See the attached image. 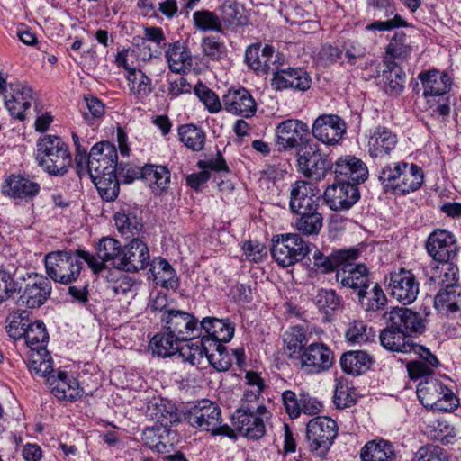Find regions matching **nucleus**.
<instances>
[{
    "label": "nucleus",
    "instance_id": "obj_11",
    "mask_svg": "<svg viewBox=\"0 0 461 461\" xmlns=\"http://www.w3.org/2000/svg\"><path fill=\"white\" fill-rule=\"evenodd\" d=\"M245 59L248 66L260 76L268 73L274 75L282 62L285 61V56L281 52L276 51L274 47L267 44L262 46L260 43L251 45L247 49Z\"/></svg>",
    "mask_w": 461,
    "mask_h": 461
},
{
    "label": "nucleus",
    "instance_id": "obj_34",
    "mask_svg": "<svg viewBox=\"0 0 461 461\" xmlns=\"http://www.w3.org/2000/svg\"><path fill=\"white\" fill-rule=\"evenodd\" d=\"M168 68L176 73H185L193 65V57L189 49L180 41L169 44L166 51Z\"/></svg>",
    "mask_w": 461,
    "mask_h": 461
},
{
    "label": "nucleus",
    "instance_id": "obj_32",
    "mask_svg": "<svg viewBox=\"0 0 461 461\" xmlns=\"http://www.w3.org/2000/svg\"><path fill=\"white\" fill-rule=\"evenodd\" d=\"M396 144L397 138L393 131L385 127H377L368 137V153L372 158H383L390 155Z\"/></svg>",
    "mask_w": 461,
    "mask_h": 461
},
{
    "label": "nucleus",
    "instance_id": "obj_26",
    "mask_svg": "<svg viewBox=\"0 0 461 461\" xmlns=\"http://www.w3.org/2000/svg\"><path fill=\"white\" fill-rule=\"evenodd\" d=\"M223 105L227 112L241 115L243 117H250L255 114L257 104L250 93L243 88L230 89L223 95Z\"/></svg>",
    "mask_w": 461,
    "mask_h": 461
},
{
    "label": "nucleus",
    "instance_id": "obj_56",
    "mask_svg": "<svg viewBox=\"0 0 461 461\" xmlns=\"http://www.w3.org/2000/svg\"><path fill=\"white\" fill-rule=\"evenodd\" d=\"M315 305L322 312L328 313L340 307L341 298L332 289H319L313 298Z\"/></svg>",
    "mask_w": 461,
    "mask_h": 461
},
{
    "label": "nucleus",
    "instance_id": "obj_43",
    "mask_svg": "<svg viewBox=\"0 0 461 461\" xmlns=\"http://www.w3.org/2000/svg\"><path fill=\"white\" fill-rule=\"evenodd\" d=\"M150 272L157 285L166 288H173L176 285V272L166 259L162 258H154Z\"/></svg>",
    "mask_w": 461,
    "mask_h": 461
},
{
    "label": "nucleus",
    "instance_id": "obj_48",
    "mask_svg": "<svg viewBox=\"0 0 461 461\" xmlns=\"http://www.w3.org/2000/svg\"><path fill=\"white\" fill-rule=\"evenodd\" d=\"M96 186L100 196L111 202L117 198L120 191V185L116 174H109L106 176H98V177H90Z\"/></svg>",
    "mask_w": 461,
    "mask_h": 461
},
{
    "label": "nucleus",
    "instance_id": "obj_13",
    "mask_svg": "<svg viewBox=\"0 0 461 461\" xmlns=\"http://www.w3.org/2000/svg\"><path fill=\"white\" fill-rule=\"evenodd\" d=\"M166 331L173 334L181 342L187 341L199 336L197 319L183 311H167L161 316Z\"/></svg>",
    "mask_w": 461,
    "mask_h": 461
},
{
    "label": "nucleus",
    "instance_id": "obj_37",
    "mask_svg": "<svg viewBox=\"0 0 461 461\" xmlns=\"http://www.w3.org/2000/svg\"><path fill=\"white\" fill-rule=\"evenodd\" d=\"M402 163L395 162L384 167L379 175V180L386 193L395 195L403 194V178L402 177Z\"/></svg>",
    "mask_w": 461,
    "mask_h": 461
},
{
    "label": "nucleus",
    "instance_id": "obj_23",
    "mask_svg": "<svg viewBox=\"0 0 461 461\" xmlns=\"http://www.w3.org/2000/svg\"><path fill=\"white\" fill-rule=\"evenodd\" d=\"M0 95L4 96L5 107L10 113L23 120L24 112L30 108L33 99L32 89L20 83L11 84L9 87L5 84V90Z\"/></svg>",
    "mask_w": 461,
    "mask_h": 461
},
{
    "label": "nucleus",
    "instance_id": "obj_59",
    "mask_svg": "<svg viewBox=\"0 0 461 461\" xmlns=\"http://www.w3.org/2000/svg\"><path fill=\"white\" fill-rule=\"evenodd\" d=\"M201 45L203 55L212 60H221L226 56L225 44L214 36L205 37Z\"/></svg>",
    "mask_w": 461,
    "mask_h": 461
},
{
    "label": "nucleus",
    "instance_id": "obj_19",
    "mask_svg": "<svg viewBox=\"0 0 461 461\" xmlns=\"http://www.w3.org/2000/svg\"><path fill=\"white\" fill-rule=\"evenodd\" d=\"M360 198L358 186L348 181L339 180L324 192V201L333 211L348 210Z\"/></svg>",
    "mask_w": 461,
    "mask_h": 461
},
{
    "label": "nucleus",
    "instance_id": "obj_15",
    "mask_svg": "<svg viewBox=\"0 0 461 461\" xmlns=\"http://www.w3.org/2000/svg\"><path fill=\"white\" fill-rule=\"evenodd\" d=\"M267 415V409L259 404L256 407L241 405L236 412V425L239 431L251 439H258L266 433L263 417Z\"/></svg>",
    "mask_w": 461,
    "mask_h": 461
},
{
    "label": "nucleus",
    "instance_id": "obj_55",
    "mask_svg": "<svg viewBox=\"0 0 461 461\" xmlns=\"http://www.w3.org/2000/svg\"><path fill=\"white\" fill-rule=\"evenodd\" d=\"M134 286L135 280L132 277L120 274L116 279L109 281L108 289L118 296L119 300H129L136 294Z\"/></svg>",
    "mask_w": 461,
    "mask_h": 461
},
{
    "label": "nucleus",
    "instance_id": "obj_3",
    "mask_svg": "<svg viewBox=\"0 0 461 461\" xmlns=\"http://www.w3.org/2000/svg\"><path fill=\"white\" fill-rule=\"evenodd\" d=\"M36 160L45 172L56 176H64L72 162L68 144L55 135H46L38 141Z\"/></svg>",
    "mask_w": 461,
    "mask_h": 461
},
{
    "label": "nucleus",
    "instance_id": "obj_7",
    "mask_svg": "<svg viewBox=\"0 0 461 461\" xmlns=\"http://www.w3.org/2000/svg\"><path fill=\"white\" fill-rule=\"evenodd\" d=\"M311 252L310 245L298 234H282L272 240L271 255L282 267L292 266Z\"/></svg>",
    "mask_w": 461,
    "mask_h": 461
},
{
    "label": "nucleus",
    "instance_id": "obj_64",
    "mask_svg": "<svg viewBox=\"0 0 461 461\" xmlns=\"http://www.w3.org/2000/svg\"><path fill=\"white\" fill-rule=\"evenodd\" d=\"M329 168H331L330 163L320 155L318 158H315L311 164L309 163V166L301 172L306 177L319 181L326 176Z\"/></svg>",
    "mask_w": 461,
    "mask_h": 461
},
{
    "label": "nucleus",
    "instance_id": "obj_57",
    "mask_svg": "<svg viewBox=\"0 0 461 461\" xmlns=\"http://www.w3.org/2000/svg\"><path fill=\"white\" fill-rule=\"evenodd\" d=\"M194 91L209 113H216L221 111V104L220 98L207 86L199 83L194 86Z\"/></svg>",
    "mask_w": 461,
    "mask_h": 461
},
{
    "label": "nucleus",
    "instance_id": "obj_54",
    "mask_svg": "<svg viewBox=\"0 0 461 461\" xmlns=\"http://www.w3.org/2000/svg\"><path fill=\"white\" fill-rule=\"evenodd\" d=\"M207 353L208 351L203 342L197 341L181 346L178 355L183 361L188 362L192 366H203L206 363Z\"/></svg>",
    "mask_w": 461,
    "mask_h": 461
},
{
    "label": "nucleus",
    "instance_id": "obj_39",
    "mask_svg": "<svg viewBox=\"0 0 461 461\" xmlns=\"http://www.w3.org/2000/svg\"><path fill=\"white\" fill-rule=\"evenodd\" d=\"M115 225L122 235H137L141 230L142 219L138 209H123L114 215Z\"/></svg>",
    "mask_w": 461,
    "mask_h": 461
},
{
    "label": "nucleus",
    "instance_id": "obj_22",
    "mask_svg": "<svg viewBox=\"0 0 461 461\" xmlns=\"http://www.w3.org/2000/svg\"><path fill=\"white\" fill-rule=\"evenodd\" d=\"M312 132L318 140L328 144H337L346 132L344 121L334 114H323L314 121Z\"/></svg>",
    "mask_w": 461,
    "mask_h": 461
},
{
    "label": "nucleus",
    "instance_id": "obj_62",
    "mask_svg": "<svg viewBox=\"0 0 461 461\" xmlns=\"http://www.w3.org/2000/svg\"><path fill=\"white\" fill-rule=\"evenodd\" d=\"M86 110L82 111L84 120L93 125L95 121L100 119L104 113V105L97 97L87 95L85 96Z\"/></svg>",
    "mask_w": 461,
    "mask_h": 461
},
{
    "label": "nucleus",
    "instance_id": "obj_47",
    "mask_svg": "<svg viewBox=\"0 0 461 461\" xmlns=\"http://www.w3.org/2000/svg\"><path fill=\"white\" fill-rule=\"evenodd\" d=\"M25 333V342L27 346L34 350H45L46 344L49 339V335L43 321H36L27 325Z\"/></svg>",
    "mask_w": 461,
    "mask_h": 461
},
{
    "label": "nucleus",
    "instance_id": "obj_10",
    "mask_svg": "<svg viewBox=\"0 0 461 461\" xmlns=\"http://www.w3.org/2000/svg\"><path fill=\"white\" fill-rule=\"evenodd\" d=\"M402 34H395L386 49L387 70L384 71L387 91L391 94H400L403 88L402 68L403 61Z\"/></svg>",
    "mask_w": 461,
    "mask_h": 461
},
{
    "label": "nucleus",
    "instance_id": "obj_5",
    "mask_svg": "<svg viewBox=\"0 0 461 461\" xmlns=\"http://www.w3.org/2000/svg\"><path fill=\"white\" fill-rule=\"evenodd\" d=\"M416 395L426 411L451 412L458 406V399L452 390L434 377H427L420 382Z\"/></svg>",
    "mask_w": 461,
    "mask_h": 461
},
{
    "label": "nucleus",
    "instance_id": "obj_53",
    "mask_svg": "<svg viewBox=\"0 0 461 461\" xmlns=\"http://www.w3.org/2000/svg\"><path fill=\"white\" fill-rule=\"evenodd\" d=\"M41 351V350L32 351L28 357V367L32 374L46 377L47 381L48 376L52 375L55 371L52 367L51 359L48 357L45 351L43 354Z\"/></svg>",
    "mask_w": 461,
    "mask_h": 461
},
{
    "label": "nucleus",
    "instance_id": "obj_14",
    "mask_svg": "<svg viewBox=\"0 0 461 461\" xmlns=\"http://www.w3.org/2000/svg\"><path fill=\"white\" fill-rule=\"evenodd\" d=\"M117 150L110 142L95 144L88 153V176L90 177L115 173L117 167Z\"/></svg>",
    "mask_w": 461,
    "mask_h": 461
},
{
    "label": "nucleus",
    "instance_id": "obj_28",
    "mask_svg": "<svg viewBox=\"0 0 461 461\" xmlns=\"http://www.w3.org/2000/svg\"><path fill=\"white\" fill-rule=\"evenodd\" d=\"M40 190L41 186L37 182L21 175L10 176L2 185V191L5 195L21 200L34 198Z\"/></svg>",
    "mask_w": 461,
    "mask_h": 461
},
{
    "label": "nucleus",
    "instance_id": "obj_40",
    "mask_svg": "<svg viewBox=\"0 0 461 461\" xmlns=\"http://www.w3.org/2000/svg\"><path fill=\"white\" fill-rule=\"evenodd\" d=\"M295 228L304 235H317L323 225V217L320 212V204L297 213Z\"/></svg>",
    "mask_w": 461,
    "mask_h": 461
},
{
    "label": "nucleus",
    "instance_id": "obj_60",
    "mask_svg": "<svg viewBox=\"0 0 461 461\" xmlns=\"http://www.w3.org/2000/svg\"><path fill=\"white\" fill-rule=\"evenodd\" d=\"M387 2L389 0H384ZM384 16L387 18L386 21H376L366 26L367 30H378V31H389L394 28H398L403 25V19L398 14H394V8L388 5L384 12Z\"/></svg>",
    "mask_w": 461,
    "mask_h": 461
},
{
    "label": "nucleus",
    "instance_id": "obj_50",
    "mask_svg": "<svg viewBox=\"0 0 461 461\" xmlns=\"http://www.w3.org/2000/svg\"><path fill=\"white\" fill-rule=\"evenodd\" d=\"M178 134L180 140L188 149L194 151L203 149L205 142V135L201 128L194 124L182 125L178 129Z\"/></svg>",
    "mask_w": 461,
    "mask_h": 461
},
{
    "label": "nucleus",
    "instance_id": "obj_29",
    "mask_svg": "<svg viewBox=\"0 0 461 461\" xmlns=\"http://www.w3.org/2000/svg\"><path fill=\"white\" fill-rule=\"evenodd\" d=\"M361 461H396L401 457L393 444L382 438L367 441L360 449Z\"/></svg>",
    "mask_w": 461,
    "mask_h": 461
},
{
    "label": "nucleus",
    "instance_id": "obj_61",
    "mask_svg": "<svg viewBox=\"0 0 461 461\" xmlns=\"http://www.w3.org/2000/svg\"><path fill=\"white\" fill-rule=\"evenodd\" d=\"M411 461H448V455L438 446L427 445L413 454Z\"/></svg>",
    "mask_w": 461,
    "mask_h": 461
},
{
    "label": "nucleus",
    "instance_id": "obj_4",
    "mask_svg": "<svg viewBox=\"0 0 461 461\" xmlns=\"http://www.w3.org/2000/svg\"><path fill=\"white\" fill-rule=\"evenodd\" d=\"M185 418L191 426L200 430L210 431L213 436L223 435L230 438H235L232 429L228 425H221V410L216 403L209 400H203L191 407Z\"/></svg>",
    "mask_w": 461,
    "mask_h": 461
},
{
    "label": "nucleus",
    "instance_id": "obj_1",
    "mask_svg": "<svg viewBox=\"0 0 461 461\" xmlns=\"http://www.w3.org/2000/svg\"><path fill=\"white\" fill-rule=\"evenodd\" d=\"M429 311L426 307L419 311L405 308V338L417 337L426 330ZM415 354L421 360L412 359L407 364V371L411 379H418L431 374V367L437 366V357L425 347L405 339V354Z\"/></svg>",
    "mask_w": 461,
    "mask_h": 461
},
{
    "label": "nucleus",
    "instance_id": "obj_58",
    "mask_svg": "<svg viewBox=\"0 0 461 461\" xmlns=\"http://www.w3.org/2000/svg\"><path fill=\"white\" fill-rule=\"evenodd\" d=\"M381 345L392 352H402L403 330L384 328L380 333Z\"/></svg>",
    "mask_w": 461,
    "mask_h": 461
},
{
    "label": "nucleus",
    "instance_id": "obj_51",
    "mask_svg": "<svg viewBox=\"0 0 461 461\" xmlns=\"http://www.w3.org/2000/svg\"><path fill=\"white\" fill-rule=\"evenodd\" d=\"M142 180L149 185H156L160 190H165L170 183V172L164 166L145 165Z\"/></svg>",
    "mask_w": 461,
    "mask_h": 461
},
{
    "label": "nucleus",
    "instance_id": "obj_52",
    "mask_svg": "<svg viewBox=\"0 0 461 461\" xmlns=\"http://www.w3.org/2000/svg\"><path fill=\"white\" fill-rule=\"evenodd\" d=\"M457 272L456 266L448 262L442 263L441 267H438L435 273L430 276V281L441 286V288L459 286L457 285Z\"/></svg>",
    "mask_w": 461,
    "mask_h": 461
},
{
    "label": "nucleus",
    "instance_id": "obj_35",
    "mask_svg": "<svg viewBox=\"0 0 461 461\" xmlns=\"http://www.w3.org/2000/svg\"><path fill=\"white\" fill-rule=\"evenodd\" d=\"M198 167L202 169L201 172L191 174L186 177L187 185L195 190H198L200 186L210 178L208 170L215 172L229 171V167L220 153L217 154L215 158L200 160Z\"/></svg>",
    "mask_w": 461,
    "mask_h": 461
},
{
    "label": "nucleus",
    "instance_id": "obj_41",
    "mask_svg": "<svg viewBox=\"0 0 461 461\" xmlns=\"http://www.w3.org/2000/svg\"><path fill=\"white\" fill-rule=\"evenodd\" d=\"M371 357L362 350L348 351L340 357L342 370L350 375H360L370 368Z\"/></svg>",
    "mask_w": 461,
    "mask_h": 461
},
{
    "label": "nucleus",
    "instance_id": "obj_2",
    "mask_svg": "<svg viewBox=\"0 0 461 461\" xmlns=\"http://www.w3.org/2000/svg\"><path fill=\"white\" fill-rule=\"evenodd\" d=\"M44 262L49 277L63 285L71 284L79 277L84 262L95 275L102 266L94 258V254L82 249L50 252Z\"/></svg>",
    "mask_w": 461,
    "mask_h": 461
},
{
    "label": "nucleus",
    "instance_id": "obj_44",
    "mask_svg": "<svg viewBox=\"0 0 461 461\" xmlns=\"http://www.w3.org/2000/svg\"><path fill=\"white\" fill-rule=\"evenodd\" d=\"M307 339L303 330L300 327H292L284 334L285 351L289 358H300Z\"/></svg>",
    "mask_w": 461,
    "mask_h": 461
},
{
    "label": "nucleus",
    "instance_id": "obj_27",
    "mask_svg": "<svg viewBox=\"0 0 461 461\" xmlns=\"http://www.w3.org/2000/svg\"><path fill=\"white\" fill-rule=\"evenodd\" d=\"M47 384L51 393L59 400L73 402L81 396L77 381L64 371H57L48 376Z\"/></svg>",
    "mask_w": 461,
    "mask_h": 461
},
{
    "label": "nucleus",
    "instance_id": "obj_9",
    "mask_svg": "<svg viewBox=\"0 0 461 461\" xmlns=\"http://www.w3.org/2000/svg\"><path fill=\"white\" fill-rule=\"evenodd\" d=\"M338 435V426L334 420L328 417L312 419L306 428V438L311 451L320 456H324Z\"/></svg>",
    "mask_w": 461,
    "mask_h": 461
},
{
    "label": "nucleus",
    "instance_id": "obj_31",
    "mask_svg": "<svg viewBox=\"0 0 461 461\" xmlns=\"http://www.w3.org/2000/svg\"><path fill=\"white\" fill-rule=\"evenodd\" d=\"M122 249L121 242L111 237H104L99 240L95 247L96 255L94 258L97 263L102 264L98 274L106 269V263L120 270L122 262Z\"/></svg>",
    "mask_w": 461,
    "mask_h": 461
},
{
    "label": "nucleus",
    "instance_id": "obj_20",
    "mask_svg": "<svg viewBox=\"0 0 461 461\" xmlns=\"http://www.w3.org/2000/svg\"><path fill=\"white\" fill-rule=\"evenodd\" d=\"M438 411H425L420 417V428L430 439L450 444L456 437V429Z\"/></svg>",
    "mask_w": 461,
    "mask_h": 461
},
{
    "label": "nucleus",
    "instance_id": "obj_8",
    "mask_svg": "<svg viewBox=\"0 0 461 461\" xmlns=\"http://www.w3.org/2000/svg\"><path fill=\"white\" fill-rule=\"evenodd\" d=\"M357 258H347L337 267L336 281L342 287L350 288L357 293L358 300L365 305L366 289L372 281L366 265L354 263Z\"/></svg>",
    "mask_w": 461,
    "mask_h": 461
},
{
    "label": "nucleus",
    "instance_id": "obj_6",
    "mask_svg": "<svg viewBox=\"0 0 461 461\" xmlns=\"http://www.w3.org/2000/svg\"><path fill=\"white\" fill-rule=\"evenodd\" d=\"M423 89V96L427 98L428 103L437 102L438 105L437 111L440 115L446 116L450 113L447 94L451 90L452 79L450 76L438 69H430L420 72L418 76Z\"/></svg>",
    "mask_w": 461,
    "mask_h": 461
},
{
    "label": "nucleus",
    "instance_id": "obj_25",
    "mask_svg": "<svg viewBox=\"0 0 461 461\" xmlns=\"http://www.w3.org/2000/svg\"><path fill=\"white\" fill-rule=\"evenodd\" d=\"M120 270L136 272L149 264L148 246L139 238L132 239L123 247Z\"/></svg>",
    "mask_w": 461,
    "mask_h": 461
},
{
    "label": "nucleus",
    "instance_id": "obj_42",
    "mask_svg": "<svg viewBox=\"0 0 461 461\" xmlns=\"http://www.w3.org/2000/svg\"><path fill=\"white\" fill-rule=\"evenodd\" d=\"M180 342L173 334L166 331L155 335L149 342V348L153 355L167 357L179 352Z\"/></svg>",
    "mask_w": 461,
    "mask_h": 461
},
{
    "label": "nucleus",
    "instance_id": "obj_24",
    "mask_svg": "<svg viewBox=\"0 0 461 461\" xmlns=\"http://www.w3.org/2000/svg\"><path fill=\"white\" fill-rule=\"evenodd\" d=\"M334 174L341 181H348L358 185L368 177L366 165L358 158L352 155L340 157L332 166Z\"/></svg>",
    "mask_w": 461,
    "mask_h": 461
},
{
    "label": "nucleus",
    "instance_id": "obj_38",
    "mask_svg": "<svg viewBox=\"0 0 461 461\" xmlns=\"http://www.w3.org/2000/svg\"><path fill=\"white\" fill-rule=\"evenodd\" d=\"M434 305L445 314L461 312V287L441 288L435 296Z\"/></svg>",
    "mask_w": 461,
    "mask_h": 461
},
{
    "label": "nucleus",
    "instance_id": "obj_45",
    "mask_svg": "<svg viewBox=\"0 0 461 461\" xmlns=\"http://www.w3.org/2000/svg\"><path fill=\"white\" fill-rule=\"evenodd\" d=\"M128 87L131 95L144 99L152 91L151 79L140 69H130L127 73Z\"/></svg>",
    "mask_w": 461,
    "mask_h": 461
},
{
    "label": "nucleus",
    "instance_id": "obj_49",
    "mask_svg": "<svg viewBox=\"0 0 461 461\" xmlns=\"http://www.w3.org/2000/svg\"><path fill=\"white\" fill-rule=\"evenodd\" d=\"M194 27L202 32H222L223 26L221 18L209 10H199L193 14Z\"/></svg>",
    "mask_w": 461,
    "mask_h": 461
},
{
    "label": "nucleus",
    "instance_id": "obj_16",
    "mask_svg": "<svg viewBox=\"0 0 461 461\" xmlns=\"http://www.w3.org/2000/svg\"><path fill=\"white\" fill-rule=\"evenodd\" d=\"M309 135L308 125L300 120L288 119L276 129V144L279 151L303 146Z\"/></svg>",
    "mask_w": 461,
    "mask_h": 461
},
{
    "label": "nucleus",
    "instance_id": "obj_17",
    "mask_svg": "<svg viewBox=\"0 0 461 461\" xmlns=\"http://www.w3.org/2000/svg\"><path fill=\"white\" fill-rule=\"evenodd\" d=\"M301 366L306 373L321 374L328 371L334 363V354L322 342H312L301 354Z\"/></svg>",
    "mask_w": 461,
    "mask_h": 461
},
{
    "label": "nucleus",
    "instance_id": "obj_12",
    "mask_svg": "<svg viewBox=\"0 0 461 461\" xmlns=\"http://www.w3.org/2000/svg\"><path fill=\"white\" fill-rule=\"evenodd\" d=\"M23 279L24 286L19 288L21 304L31 309L41 307L51 294L50 281L48 277L37 273H30L27 278Z\"/></svg>",
    "mask_w": 461,
    "mask_h": 461
},
{
    "label": "nucleus",
    "instance_id": "obj_21",
    "mask_svg": "<svg viewBox=\"0 0 461 461\" xmlns=\"http://www.w3.org/2000/svg\"><path fill=\"white\" fill-rule=\"evenodd\" d=\"M426 247L429 254L440 263L449 262L457 254L456 239L447 230H434L429 236Z\"/></svg>",
    "mask_w": 461,
    "mask_h": 461
},
{
    "label": "nucleus",
    "instance_id": "obj_18",
    "mask_svg": "<svg viewBox=\"0 0 461 461\" xmlns=\"http://www.w3.org/2000/svg\"><path fill=\"white\" fill-rule=\"evenodd\" d=\"M312 78L309 73L301 68H292L282 62L273 76L271 86L273 89L282 91L285 89H293L294 91L304 92L310 89Z\"/></svg>",
    "mask_w": 461,
    "mask_h": 461
},
{
    "label": "nucleus",
    "instance_id": "obj_33",
    "mask_svg": "<svg viewBox=\"0 0 461 461\" xmlns=\"http://www.w3.org/2000/svg\"><path fill=\"white\" fill-rule=\"evenodd\" d=\"M313 249L312 267L320 269L323 273L337 268L338 265L347 258H358L361 254V250L357 248L339 249L332 252L329 256H325L315 248Z\"/></svg>",
    "mask_w": 461,
    "mask_h": 461
},
{
    "label": "nucleus",
    "instance_id": "obj_63",
    "mask_svg": "<svg viewBox=\"0 0 461 461\" xmlns=\"http://www.w3.org/2000/svg\"><path fill=\"white\" fill-rule=\"evenodd\" d=\"M385 283L389 295L400 301L403 294V267L392 271L385 276Z\"/></svg>",
    "mask_w": 461,
    "mask_h": 461
},
{
    "label": "nucleus",
    "instance_id": "obj_36",
    "mask_svg": "<svg viewBox=\"0 0 461 461\" xmlns=\"http://www.w3.org/2000/svg\"><path fill=\"white\" fill-rule=\"evenodd\" d=\"M200 325L208 336L218 342H229L234 335V326L228 320L205 317Z\"/></svg>",
    "mask_w": 461,
    "mask_h": 461
},
{
    "label": "nucleus",
    "instance_id": "obj_46",
    "mask_svg": "<svg viewBox=\"0 0 461 461\" xmlns=\"http://www.w3.org/2000/svg\"><path fill=\"white\" fill-rule=\"evenodd\" d=\"M220 10L221 22L228 25H242L246 22L245 8L239 0H224Z\"/></svg>",
    "mask_w": 461,
    "mask_h": 461
},
{
    "label": "nucleus",
    "instance_id": "obj_30",
    "mask_svg": "<svg viewBox=\"0 0 461 461\" xmlns=\"http://www.w3.org/2000/svg\"><path fill=\"white\" fill-rule=\"evenodd\" d=\"M319 205V197L312 185L305 181H296L290 189L289 208L294 213L311 210Z\"/></svg>",
    "mask_w": 461,
    "mask_h": 461
}]
</instances>
